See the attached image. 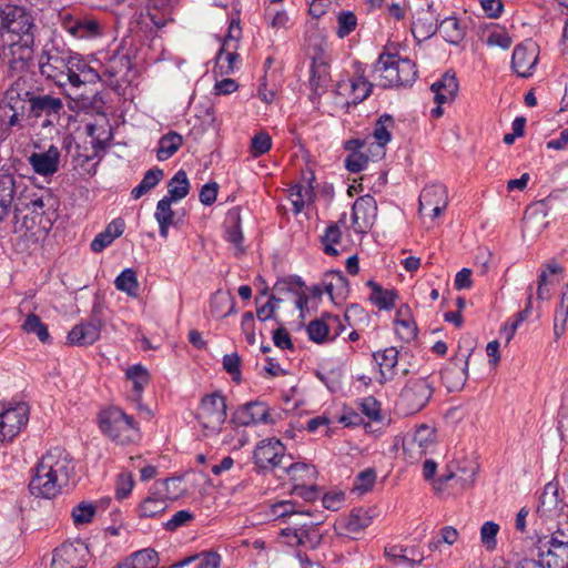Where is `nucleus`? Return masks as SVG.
I'll return each instance as SVG.
<instances>
[{
	"instance_id": "obj_1",
	"label": "nucleus",
	"mask_w": 568,
	"mask_h": 568,
	"mask_svg": "<svg viewBox=\"0 0 568 568\" xmlns=\"http://www.w3.org/2000/svg\"><path fill=\"white\" fill-rule=\"evenodd\" d=\"M73 471L71 455L64 448L53 447L38 462L29 490L36 497L53 498L68 486Z\"/></svg>"
},
{
	"instance_id": "obj_2",
	"label": "nucleus",
	"mask_w": 568,
	"mask_h": 568,
	"mask_svg": "<svg viewBox=\"0 0 568 568\" xmlns=\"http://www.w3.org/2000/svg\"><path fill=\"white\" fill-rule=\"evenodd\" d=\"M373 73L383 88L410 87L417 78L416 64L410 59L389 52L379 54Z\"/></svg>"
},
{
	"instance_id": "obj_3",
	"label": "nucleus",
	"mask_w": 568,
	"mask_h": 568,
	"mask_svg": "<svg viewBox=\"0 0 568 568\" xmlns=\"http://www.w3.org/2000/svg\"><path fill=\"white\" fill-rule=\"evenodd\" d=\"M435 392L432 376H410L402 387L395 403L398 415L410 416L423 410Z\"/></svg>"
},
{
	"instance_id": "obj_4",
	"label": "nucleus",
	"mask_w": 568,
	"mask_h": 568,
	"mask_svg": "<svg viewBox=\"0 0 568 568\" xmlns=\"http://www.w3.org/2000/svg\"><path fill=\"white\" fill-rule=\"evenodd\" d=\"M100 428L112 440L125 444L133 438L138 430L133 417L126 415L119 407H110L100 414Z\"/></svg>"
},
{
	"instance_id": "obj_5",
	"label": "nucleus",
	"mask_w": 568,
	"mask_h": 568,
	"mask_svg": "<svg viewBox=\"0 0 568 568\" xmlns=\"http://www.w3.org/2000/svg\"><path fill=\"white\" fill-rule=\"evenodd\" d=\"M29 90L26 88V81L18 79L6 91L4 98L0 102V123L7 128H12L19 123L26 111Z\"/></svg>"
},
{
	"instance_id": "obj_6",
	"label": "nucleus",
	"mask_w": 568,
	"mask_h": 568,
	"mask_svg": "<svg viewBox=\"0 0 568 568\" xmlns=\"http://www.w3.org/2000/svg\"><path fill=\"white\" fill-rule=\"evenodd\" d=\"M226 416V399L221 392L207 394L201 399L196 418L209 433H219Z\"/></svg>"
},
{
	"instance_id": "obj_7",
	"label": "nucleus",
	"mask_w": 568,
	"mask_h": 568,
	"mask_svg": "<svg viewBox=\"0 0 568 568\" xmlns=\"http://www.w3.org/2000/svg\"><path fill=\"white\" fill-rule=\"evenodd\" d=\"M33 43L34 37L29 34H26L22 40L2 38L0 61L11 71L20 72L24 70L32 58Z\"/></svg>"
},
{
	"instance_id": "obj_8",
	"label": "nucleus",
	"mask_w": 568,
	"mask_h": 568,
	"mask_svg": "<svg viewBox=\"0 0 568 568\" xmlns=\"http://www.w3.org/2000/svg\"><path fill=\"white\" fill-rule=\"evenodd\" d=\"M27 102H29L30 115L42 119L43 128L58 125L65 113L62 100L50 94H34L29 91Z\"/></svg>"
},
{
	"instance_id": "obj_9",
	"label": "nucleus",
	"mask_w": 568,
	"mask_h": 568,
	"mask_svg": "<svg viewBox=\"0 0 568 568\" xmlns=\"http://www.w3.org/2000/svg\"><path fill=\"white\" fill-rule=\"evenodd\" d=\"M2 14V27L6 30L2 38L22 40L26 34L34 37V20L26 8L7 6Z\"/></svg>"
},
{
	"instance_id": "obj_10",
	"label": "nucleus",
	"mask_w": 568,
	"mask_h": 568,
	"mask_svg": "<svg viewBox=\"0 0 568 568\" xmlns=\"http://www.w3.org/2000/svg\"><path fill=\"white\" fill-rule=\"evenodd\" d=\"M71 58V51H61L57 48L48 50L39 62L41 74L63 88L68 83Z\"/></svg>"
},
{
	"instance_id": "obj_11",
	"label": "nucleus",
	"mask_w": 568,
	"mask_h": 568,
	"mask_svg": "<svg viewBox=\"0 0 568 568\" xmlns=\"http://www.w3.org/2000/svg\"><path fill=\"white\" fill-rule=\"evenodd\" d=\"M29 420V406L23 403H0V436L12 440Z\"/></svg>"
},
{
	"instance_id": "obj_12",
	"label": "nucleus",
	"mask_w": 568,
	"mask_h": 568,
	"mask_svg": "<svg viewBox=\"0 0 568 568\" xmlns=\"http://www.w3.org/2000/svg\"><path fill=\"white\" fill-rule=\"evenodd\" d=\"M90 550L82 541L63 542L53 550L51 568H85Z\"/></svg>"
},
{
	"instance_id": "obj_13",
	"label": "nucleus",
	"mask_w": 568,
	"mask_h": 568,
	"mask_svg": "<svg viewBox=\"0 0 568 568\" xmlns=\"http://www.w3.org/2000/svg\"><path fill=\"white\" fill-rule=\"evenodd\" d=\"M285 447L275 438L261 440L253 453V458L256 466L262 470H273L283 467L285 464Z\"/></svg>"
},
{
	"instance_id": "obj_14",
	"label": "nucleus",
	"mask_w": 568,
	"mask_h": 568,
	"mask_svg": "<svg viewBox=\"0 0 568 568\" xmlns=\"http://www.w3.org/2000/svg\"><path fill=\"white\" fill-rule=\"evenodd\" d=\"M419 213L438 217L448 205L447 189L444 184L434 183L423 189L419 195Z\"/></svg>"
},
{
	"instance_id": "obj_15",
	"label": "nucleus",
	"mask_w": 568,
	"mask_h": 568,
	"mask_svg": "<svg viewBox=\"0 0 568 568\" xmlns=\"http://www.w3.org/2000/svg\"><path fill=\"white\" fill-rule=\"evenodd\" d=\"M100 307L93 306L92 316L84 323L75 325L68 334V341L71 345L85 346L97 342L101 334L102 320L99 316Z\"/></svg>"
},
{
	"instance_id": "obj_16",
	"label": "nucleus",
	"mask_w": 568,
	"mask_h": 568,
	"mask_svg": "<svg viewBox=\"0 0 568 568\" xmlns=\"http://www.w3.org/2000/svg\"><path fill=\"white\" fill-rule=\"evenodd\" d=\"M539 48L537 43L527 40L515 47L511 57V68L521 78H528L538 62Z\"/></svg>"
},
{
	"instance_id": "obj_17",
	"label": "nucleus",
	"mask_w": 568,
	"mask_h": 568,
	"mask_svg": "<svg viewBox=\"0 0 568 568\" xmlns=\"http://www.w3.org/2000/svg\"><path fill=\"white\" fill-rule=\"evenodd\" d=\"M469 356L470 353L462 358L455 357L442 369V381L449 392L459 390L465 386L468 377Z\"/></svg>"
},
{
	"instance_id": "obj_18",
	"label": "nucleus",
	"mask_w": 568,
	"mask_h": 568,
	"mask_svg": "<svg viewBox=\"0 0 568 568\" xmlns=\"http://www.w3.org/2000/svg\"><path fill=\"white\" fill-rule=\"evenodd\" d=\"M233 420L241 426L275 423L270 414V408L262 402L246 403L235 412Z\"/></svg>"
},
{
	"instance_id": "obj_19",
	"label": "nucleus",
	"mask_w": 568,
	"mask_h": 568,
	"mask_svg": "<svg viewBox=\"0 0 568 568\" xmlns=\"http://www.w3.org/2000/svg\"><path fill=\"white\" fill-rule=\"evenodd\" d=\"M376 201L371 195L359 196L352 207V221L355 231L365 232L376 217Z\"/></svg>"
},
{
	"instance_id": "obj_20",
	"label": "nucleus",
	"mask_w": 568,
	"mask_h": 568,
	"mask_svg": "<svg viewBox=\"0 0 568 568\" xmlns=\"http://www.w3.org/2000/svg\"><path fill=\"white\" fill-rule=\"evenodd\" d=\"M435 432L427 425L419 426L410 438L404 442V450L410 458H420L434 446Z\"/></svg>"
},
{
	"instance_id": "obj_21",
	"label": "nucleus",
	"mask_w": 568,
	"mask_h": 568,
	"mask_svg": "<svg viewBox=\"0 0 568 568\" xmlns=\"http://www.w3.org/2000/svg\"><path fill=\"white\" fill-rule=\"evenodd\" d=\"M62 28L77 39H90L101 34L99 22L90 18L65 16L62 19Z\"/></svg>"
},
{
	"instance_id": "obj_22",
	"label": "nucleus",
	"mask_w": 568,
	"mask_h": 568,
	"mask_svg": "<svg viewBox=\"0 0 568 568\" xmlns=\"http://www.w3.org/2000/svg\"><path fill=\"white\" fill-rule=\"evenodd\" d=\"M68 83L79 88L87 82H93L100 77L79 54L72 53Z\"/></svg>"
},
{
	"instance_id": "obj_23",
	"label": "nucleus",
	"mask_w": 568,
	"mask_h": 568,
	"mask_svg": "<svg viewBox=\"0 0 568 568\" xmlns=\"http://www.w3.org/2000/svg\"><path fill=\"white\" fill-rule=\"evenodd\" d=\"M60 152L57 146L51 145L48 151L32 153L29 163L33 171L40 175H51L58 171Z\"/></svg>"
},
{
	"instance_id": "obj_24",
	"label": "nucleus",
	"mask_w": 568,
	"mask_h": 568,
	"mask_svg": "<svg viewBox=\"0 0 568 568\" xmlns=\"http://www.w3.org/2000/svg\"><path fill=\"white\" fill-rule=\"evenodd\" d=\"M325 320L311 321L306 327L307 335L311 341L315 343H323L328 336L329 331L334 327L336 337L342 329V322L338 316L327 315Z\"/></svg>"
},
{
	"instance_id": "obj_25",
	"label": "nucleus",
	"mask_w": 568,
	"mask_h": 568,
	"mask_svg": "<svg viewBox=\"0 0 568 568\" xmlns=\"http://www.w3.org/2000/svg\"><path fill=\"white\" fill-rule=\"evenodd\" d=\"M434 100L437 104L443 105L452 102L458 92V82L455 73L445 72L442 78L435 81L432 87Z\"/></svg>"
},
{
	"instance_id": "obj_26",
	"label": "nucleus",
	"mask_w": 568,
	"mask_h": 568,
	"mask_svg": "<svg viewBox=\"0 0 568 568\" xmlns=\"http://www.w3.org/2000/svg\"><path fill=\"white\" fill-rule=\"evenodd\" d=\"M374 361L379 367L378 382L385 384L396 375L395 368L398 363V351L395 347H387L373 354Z\"/></svg>"
},
{
	"instance_id": "obj_27",
	"label": "nucleus",
	"mask_w": 568,
	"mask_h": 568,
	"mask_svg": "<svg viewBox=\"0 0 568 568\" xmlns=\"http://www.w3.org/2000/svg\"><path fill=\"white\" fill-rule=\"evenodd\" d=\"M322 541V534L318 528V524L311 520L307 527L301 529L296 537H292L287 540L291 546H301L306 549H315Z\"/></svg>"
},
{
	"instance_id": "obj_28",
	"label": "nucleus",
	"mask_w": 568,
	"mask_h": 568,
	"mask_svg": "<svg viewBox=\"0 0 568 568\" xmlns=\"http://www.w3.org/2000/svg\"><path fill=\"white\" fill-rule=\"evenodd\" d=\"M16 180L12 174L0 173V222L8 215L16 194Z\"/></svg>"
},
{
	"instance_id": "obj_29",
	"label": "nucleus",
	"mask_w": 568,
	"mask_h": 568,
	"mask_svg": "<svg viewBox=\"0 0 568 568\" xmlns=\"http://www.w3.org/2000/svg\"><path fill=\"white\" fill-rule=\"evenodd\" d=\"M183 138L175 131L162 135L159 140L156 158L159 161L170 159L182 145Z\"/></svg>"
},
{
	"instance_id": "obj_30",
	"label": "nucleus",
	"mask_w": 568,
	"mask_h": 568,
	"mask_svg": "<svg viewBox=\"0 0 568 568\" xmlns=\"http://www.w3.org/2000/svg\"><path fill=\"white\" fill-rule=\"evenodd\" d=\"M172 202H174V201L164 196L156 204V210H155L154 216H155L156 222L159 223L160 235L163 239L168 237L169 226L173 225V223H174L173 222L174 212L171 209Z\"/></svg>"
},
{
	"instance_id": "obj_31",
	"label": "nucleus",
	"mask_w": 568,
	"mask_h": 568,
	"mask_svg": "<svg viewBox=\"0 0 568 568\" xmlns=\"http://www.w3.org/2000/svg\"><path fill=\"white\" fill-rule=\"evenodd\" d=\"M124 562L128 568H156L160 559L155 550L145 548L132 554Z\"/></svg>"
},
{
	"instance_id": "obj_32",
	"label": "nucleus",
	"mask_w": 568,
	"mask_h": 568,
	"mask_svg": "<svg viewBox=\"0 0 568 568\" xmlns=\"http://www.w3.org/2000/svg\"><path fill=\"white\" fill-rule=\"evenodd\" d=\"M437 29L443 38L452 44H458L465 37L464 28L455 17L445 18Z\"/></svg>"
},
{
	"instance_id": "obj_33",
	"label": "nucleus",
	"mask_w": 568,
	"mask_h": 568,
	"mask_svg": "<svg viewBox=\"0 0 568 568\" xmlns=\"http://www.w3.org/2000/svg\"><path fill=\"white\" fill-rule=\"evenodd\" d=\"M211 313L215 317H226L236 312L233 296L217 292L211 298Z\"/></svg>"
},
{
	"instance_id": "obj_34",
	"label": "nucleus",
	"mask_w": 568,
	"mask_h": 568,
	"mask_svg": "<svg viewBox=\"0 0 568 568\" xmlns=\"http://www.w3.org/2000/svg\"><path fill=\"white\" fill-rule=\"evenodd\" d=\"M396 331L398 335L406 341H410L417 335V327L409 317V307L402 306L396 314Z\"/></svg>"
},
{
	"instance_id": "obj_35",
	"label": "nucleus",
	"mask_w": 568,
	"mask_h": 568,
	"mask_svg": "<svg viewBox=\"0 0 568 568\" xmlns=\"http://www.w3.org/2000/svg\"><path fill=\"white\" fill-rule=\"evenodd\" d=\"M190 191V183L186 173L179 170L168 183V195L170 200L180 201L184 199Z\"/></svg>"
},
{
	"instance_id": "obj_36",
	"label": "nucleus",
	"mask_w": 568,
	"mask_h": 568,
	"mask_svg": "<svg viewBox=\"0 0 568 568\" xmlns=\"http://www.w3.org/2000/svg\"><path fill=\"white\" fill-rule=\"evenodd\" d=\"M295 484H307L315 478L314 467L304 463H286L282 467Z\"/></svg>"
},
{
	"instance_id": "obj_37",
	"label": "nucleus",
	"mask_w": 568,
	"mask_h": 568,
	"mask_svg": "<svg viewBox=\"0 0 568 568\" xmlns=\"http://www.w3.org/2000/svg\"><path fill=\"white\" fill-rule=\"evenodd\" d=\"M164 172L162 169L153 168L145 172L142 181L136 185L132 192L131 195L134 200L140 199L145 193L154 189L159 182L163 179Z\"/></svg>"
},
{
	"instance_id": "obj_38",
	"label": "nucleus",
	"mask_w": 568,
	"mask_h": 568,
	"mask_svg": "<svg viewBox=\"0 0 568 568\" xmlns=\"http://www.w3.org/2000/svg\"><path fill=\"white\" fill-rule=\"evenodd\" d=\"M367 285L372 288L371 301L381 310H390L395 305L396 293L389 290H383L374 281H368Z\"/></svg>"
},
{
	"instance_id": "obj_39",
	"label": "nucleus",
	"mask_w": 568,
	"mask_h": 568,
	"mask_svg": "<svg viewBox=\"0 0 568 568\" xmlns=\"http://www.w3.org/2000/svg\"><path fill=\"white\" fill-rule=\"evenodd\" d=\"M229 220L231 221L232 224L226 229L225 239L227 242L234 245L236 250L235 255H239L244 252V247L242 245L244 237L240 225V214L236 212H231L229 213Z\"/></svg>"
},
{
	"instance_id": "obj_40",
	"label": "nucleus",
	"mask_w": 568,
	"mask_h": 568,
	"mask_svg": "<svg viewBox=\"0 0 568 568\" xmlns=\"http://www.w3.org/2000/svg\"><path fill=\"white\" fill-rule=\"evenodd\" d=\"M351 97L349 103L357 105L369 97L373 84L363 75L351 79L349 81Z\"/></svg>"
},
{
	"instance_id": "obj_41",
	"label": "nucleus",
	"mask_w": 568,
	"mask_h": 568,
	"mask_svg": "<svg viewBox=\"0 0 568 568\" xmlns=\"http://www.w3.org/2000/svg\"><path fill=\"white\" fill-rule=\"evenodd\" d=\"M311 514L308 511H300L295 508V513L287 519L288 526L282 529V536L286 537L287 540L292 537H296V534L307 527V524L311 521Z\"/></svg>"
},
{
	"instance_id": "obj_42",
	"label": "nucleus",
	"mask_w": 568,
	"mask_h": 568,
	"mask_svg": "<svg viewBox=\"0 0 568 568\" xmlns=\"http://www.w3.org/2000/svg\"><path fill=\"white\" fill-rule=\"evenodd\" d=\"M371 516L364 508H355L345 521V529L349 534H358L371 524Z\"/></svg>"
},
{
	"instance_id": "obj_43",
	"label": "nucleus",
	"mask_w": 568,
	"mask_h": 568,
	"mask_svg": "<svg viewBox=\"0 0 568 568\" xmlns=\"http://www.w3.org/2000/svg\"><path fill=\"white\" fill-rule=\"evenodd\" d=\"M115 287L129 296H138L139 282L136 273L132 268L123 270L114 281Z\"/></svg>"
},
{
	"instance_id": "obj_44",
	"label": "nucleus",
	"mask_w": 568,
	"mask_h": 568,
	"mask_svg": "<svg viewBox=\"0 0 568 568\" xmlns=\"http://www.w3.org/2000/svg\"><path fill=\"white\" fill-rule=\"evenodd\" d=\"M313 197V187L304 186L301 184L293 185L290 189V200L293 204V211L295 214L301 213L306 203Z\"/></svg>"
},
{
	"instance_id": "obj_45",
	"label": "nucleus",
	"mask_w": 568,
	"mask_h": 568,
	"mask_svg": "<svg viewBox=\"0 0 568 568\" xmlns=\"http://www.w3.org/2000/svg\"><path fill=\"white\" fill-rule=\"evenodd\" d=\"M168 508L166 499L156 495L148 496L140 505L141 517H155Z\"/></svg>"
},
{
	"instance_id": "obj_46",
	"label": "nucleus",
	"mask_w": 568,
	"mask_h": 568,
	"mask_svg": "<svg viewBox=\"0 0 568 568\" xmlns=\"http://www.w3.org/2000/svg\"><path fill=\"white\" fill-rule=\"evenodd\" d=\"M394 128V119L389 114H383L376 121L374 138L379 146H385L392 139L390 129Z\"/></svg>"
},
{
	"instance_id": "obj_47",
	"label": "nucleus",
	"mask_w": 568,
	"mask_h": 568,
	"mask_svg": "<svg viewBox=\"0 0 568 568\" xmlns=\"http://www.w3.org/2000/svg\"><path fill=\"white\" fill-rule=\"evenodd\" d=\"M342 232L336 224H331L326 227L325 233L321 237L323 251L329 256L338 255L335 244L341 242Z\"/></svg>"
},
{
	"instance_id": "obj_48",
	"label": "nucleus",
	"mask_w": 568,
	"mask_h": 568,
	"mask_svg": "<svg viewBox=\"0 0 568 568\" xmlns=\"http://www.w3.org/2000/svg\"><path fill=\"white\" fill-rule=\"evenodd\" d=\"M22 328L28 334H36L42 343L48 342L50 338L47 325L43 324L36 314H29L27 316Z\"/></svg>"
},
{
	"instance_id": "obj_49",
	"label": "nucleus",
	"mask_w": 568,
	"mask_h": 568,
	"mask_svg": "<svg viewBox=\"0 0 568 568\" xmlns=\"http://www.w3.org/2000/svg\"><path fill=\"white\" fill-rule=\"evenodd\" d=\"M126 377L133 383V392L136 397L141 396L144 386L149 382V373L142 365H133L126 371Z\"/></svg>"
},
{
	"instance_id": "obj_50",
	"label": "nucleus",
	"mask_w": 568,
	"mask_h": 568,
	"mask_svg": "<svg viewBox=\"0 0 568 568\" xmlns=\"http://www.w3.org/2000/svg\"><path fill=\"white\" fill-rule=\"evenodd\" d=\"M97 511L95 506L89 501H82L73 507L71 516L75 526L88 524Z\"/></svg>"
},
{
	"instance_id": "obj_51",
	"label": "nucleus",
	"mask_w": 568,
	"mask_h": 568,
	"mask_svg": "<svg viewBox=\"0 0 568 568\" xmlns=\"http://www.w3.org/2000/svg\"><path fill=\"white\" fill-rule=\"evenodd\" d=\"M357 26V18L353 11H341L337 14V31L338 38L343 39L349 36Z\"/></svg>"
},
{
	"instance_id": "obj_52",
	"label": "nucleus",
	"mask_w": 568,
	"mask_h": 568,
	"mask_svg": "<svg viewBox=\"0 0 568 568\" xmlns=\"http://www.w3.org/2000/svg\"><path fill=\"white\" fill-rule=\"evenodd\" d=\"M267 294V287H265L258 296L255 297L256 307V316L261 322H265L274 317L276 312V305L273 304V301L276 300L275 295H271L268 301L264 304H261V297Z\"/></svg>"
},
{
	"instance_id": "obj_53",
	"label": "nucleus",
	"mask_w": 568,
	"mask_h": 568,
	"mask_svg": "<svg viewBox=\"0 0 568 568\" xmlns=\"http://www.w3.org/2000/svg\"><path fill=\"white\" fill-rule=\"evenodd\" d=\"M376 480V473L372 468H367L361 471L354 481L353 490L359 495L367 493L373 488Z\"/></svg>"
},
{
	"instance_id": "obj_54",
	"label": "nucleus",
	"mask_w": 568,
	"mask_h": 568,
	"mask_svg": "<svg viewBox=\"0 0 568 568\" xmlns=\"http://www.w3.org/2000/svg\"><path fill=\"white\" fill-rule=\"evenodd\" d=\"M272 146V139L266 132L255 134L251 140V154L254 158L261 156L270 151Z\"/></svg>"
},
{
	"instance_id": "obj_55",
	"label": "nucleus",
	"mask_w": 568,
	"mask_h": 568,
	"mask_svg": "<svg viewBox=\"0 0 568 568\" xmlns=\"http://www.w3.org/2000/svg\"><path fill=\"white\" fill-rule=\"evenodd\" d=\"M241 356L236 352L223 356V368L232 376V379L236 383L241 382Z\"/></svg>"
},
{
	"instance_id": "obj_56",
	"label": "nucleus",
	"mask_w": 568,
	"mask_h": 568,
	"mask_svg": "<svg viewBox=\"0 0 568 568\" xmlns=\"http://www.w3.org/2000/svg\"><path fill=\"white\" fill-rule=\"evenodd\" d=\"M368 156L363 151L351 152L345 159V166L352 173H358L366 169Z\"/></svg>"
},
{
	"instance_id": "obj_57",
	"label": "nucleus",
	"mask_w": 568,
	"mask_h": 568,
	"mask_svg": "<svg viewBox=\"0 0 568 568\" xmlns=\"http://www.w3.org/2000/svg\"><path fill=\"white\" fill-rule=\"evenodd\" d=\"M499 531V526L493 521H486L480 528V539L483 545L493 550L496 547V536Z\"/></svg>"
},
{
	"instance_id": "obj_58",
	"label": "nucleus",
	"mask_w": 568,
	"mask_h": 568,
	"mask_svg": "<svg viewBox=\"0 0 568 568\" xmlns=\"http://www.w3.org/2000/svg\"><path fill=\"white\" fill-rule=\"evenodd\" d=\"M194 558L195 568H220L221 566V556L212 550L194 555Z\"/></svg>"
},
{
	"instance_id": "obj_59",
	"label": "nucleus",
	"mask_w": 568,
	"mask_h": 568,
	"mask_svg": "<svg viewBox=\"0 0 568 568\" xmlns=\"http://www.w3.org/2000/svg\"><path fill=\"white\" fill-rule=\"evenodd\" d=\"M295 506L296 504L292 500L278 501L271 506L270 515L275 519L284 518L287 520L292 513H295Z\"/></svg>"
},
{
	"instance_id": "obj_60",
	"label": "nucleus",
	"mask_w": 568,
	"mask_h": 568,
	"mask_svg": "<svg viewBox=\"0 0 568 568\" xmlns=\"http://www.w3.org/2000/svg\"><path fill=\"white\" fill-rule=\"evenodd\" d=\"M327 278H332L336 291V297L344 300L348 293V281L341 271L327 273Z\"/></svg>"
},
{
	"instance_id": "obj_61",
	"label": "nucleus",
	"mask_w": 568,
	"mask_h": 568,
	"mask_svg": "<svg viewBox=\"0 0 568 568\" xmlns=\"http://www.w3.org/2000/svg\"><path fill=\"white\" fill-rule=\"evenodd\" d=\"M134 481L130 474H120L116 481L115 496L118 499L126 498L132 491Z\"/></svg>"
},
{
	"instance_id": "obj_62",
	"label": "nucleus",
	"mask_w": 568,
	"mask_h": 568,
	"mask_svg": "<svg viewBox=\"0 0 568 568\" xmlns=\"http://www.w3.org/2000/svg\"><path fill=\"white\" fill-rule=\"evenodd\" d=\"M304 285L303 281L298 276H292L288 278L280 280L275 283L274 290L278 293L283 292H297Z\"/></svg>"
},
{
	"instance_id": "obj_63",
	"label": "nucleus",
	"mask_w": 568,
	"mask_h": 568,
	"mask_svg": "<svg viewBox=\"0 0 568 568\" xmlns=\"http://www.w3.org/2000/svg\"><path fill=\"white\" fill-rule=\"evenodd\" d=\"M567 321L568 310L564 307H557L554 316V334L556 339H558L565 333Z\"/></svg>"
},
{
	"instance_id": "obj_64",
	"label": "nucleus",
	"mask_w": 568,
	"mask_h": 568,
	"mask_svg": "<svg viewBox=\"0 0 568 568\" xmlns=\"http://www.w3.org/2000/svg\"><path fill=\"white\" fill-rule=\"evenodd\" d=\"M511 42V38L504 30L493 31L487 38L488 45L500 47L501 49H508Z\"/></svg>"
}]
</instances>
